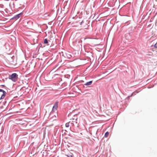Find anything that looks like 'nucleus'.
Instances as JSON below:
<instances>
[{"mask_svg": "<svg viewBox=\"0 0 157 157\" xmlns=\"http://www.w3.org/2000/svg\"><path fill=\"white\" fill-rule=\"evenodd\" d=\"M23 14V13L22 12H21L19 14H18L15 16H14L12 18L10 19L13 20L14 19L15 20H17L18 18H19L21 17L22 15Z\"/></svg>", "mask_w": 157, "mask_h": 157, "instance_id": "nucleus-2", "label": "nucleus"}, {"mask_svg": "<svg viewBox=\"0 0 157 157\" xmlns=\"http://www.w3.org/2000/svg\"><path fill=\"white\" fill-rule=\"evenodd\" d=\"M69 123H67L65 124V126L66 127H69Z\"/></svg>", "mask_w": 157, "mask_h": 157, "instance_id": "nucleus-9", "label": "nucleus"}, {"mask_svg": "<svg viewBox=\"0 0 157 157\" xmlns=\"http://www.w3.org/2000/svg\"><path fill=\"white\" fill-rule=\"evenodd\" d=\"M154 47L157 49V44H155Z\"/></svg>", "mask_w": 157, "mask_h": 157, "instance_id": "nucleus-12", "label": "nucleus"}, {"mask_svg": "<svg viewBox=\"0 0 157 157\" xmlns=\"http://www.w3.org/2000/svg\"><path fill=\"white\" fill-rule=\"evenodd\" d=\"M4 102H6V101H5Z\"/></svg>", "mask_w": 157, "mask_h": 157, "instance_id": "nucleus-15", "label": "nucleus"}, {"mask_svg": "<svg viewBox=\"0 0 157 157\" xmlns=\"http://www.w3.org/2000/svg\"><path fill=\"white\" fill-rule=\"evenodd\" d=\"M134 93H133L130 96H128L127 97V99H129L130 97H131L134 94Z\"/></svg>", "mask_w": 157, "mask_h": 157, "instance_id": "nucleus-11", "label": "nucleus"}, {"mask_svg": "<svg viewBox=\"0 0 157 157\" xmlns=\"http://www.w3.org/2000/svg\"><path fill=\"white\" fill-rule=\"evenodd\" d=\"M18 75L15 73H14L11 74V75H10L9 77V78L11 80L13 81L14 82H16L18 78Z\"/></svg>", "mask_w": 157, "mask_h": 157, "instance_id": "nucleus-1", "label": "nucleus"}, {"mask_svg": "<svg viewBox=\"0 0 157 157\" xmlns=\"http://www.w3.org/2000/svg\"><path fill=\"white\" fill-rule=\"evenodd\" d=\"M92 82L93 81H92L87 82L84 84V85L87 86L90 85L92 84Z\"/></svg>", "mask_w": 157, "mask_h": 157, "instance_id": "nucleus-5", "label": "nucleus"}, {"mask_svg": "<svg viewBox=\"0 0 157 157\" xmlns=\"http://www.w3.org/2000/svg\"><path fill=\"white\" fill-rule=\"evenodd\" d=\"M0 92H2L3 93L0 99H3L6 96V93L5 91L1 89H0Z\"/></svg>", "mask_w": 157, "mask_h": 157, "instance_id": "nucleus-4", "label": "nucleus"}, {"mask_svg": "<svg viewBox=\"0 0 157 157\" xmlns=\"http://www.w3.org/2000/svg\"><path fill=\"white\" fill-rule=\"evenodd\" d=\"M2 86H4V85H2Z\"/></svg>", "mask_w": 157, "mask_h": 157, "instance_id": "nucleus-14", "label": "nucleus"}, {"mask_svg": "<svg viewBox=\"0 0 157 157\" xmlns=\"http://www.w3.org/2000/svg\"><path fill=\"white\" fill-rule=\"evenodd\" d=\"M44 42L45 44H47L48 43V42L47 39H44Z\"/></svg>", "mask_w": 157, "mask_h": 157, "instance_id": "nucleus-8", "label": "nucleus"}, {"mask_svg": "<svg viewBox=\"0 0 157 157\" xmlns=\"http://www.w3.org/2000/svg\"><path fill=\"white\" fill-rule=\"evenodd\" d=\"M66 155L67 157H74V155L72 154H69Z\"/></svg>", "mask_w": 157, "mask_h": 157, "instance_id": "nucleus-6", "label": "nucleus"}, {"mask_svg": "<svg viewBox=\"0 0 157 157\" xmlns=\"http://www.w3.org/2000/svg\"><path fill=\"white\" fill-rule=\"evenodd\" d=\"M35 152H34V150H33V149H32L31 152L30 153L31 154H35Z\"/></svg>", "mask_w": 157, "mask_h": 157, "instance_id": "nucleus-10", "label": "nucleus"}, {"mask_svg": "<svg viewBox=\"0 0 157 157\" xmlns=\"http://www.w3.org/2000/svg\"><path fill=\"white\" fill-rule=\"evenodd\" d=\"M84 22L83 21H82L80 23V25H82V24Z\"/></svg>", "mask_w": 157, "mask_h": 157, "instance_id": "nucleus-13", "label": "nucleus"}, {"mask_svg": "<svg viewBox=\"0 0 157 157\" xmlns=\"http://www.w3.org/2000/svg\"><path fill=\"white\" fill-rule=\"evenodd\" d=\"M109 134V132H106L105 134V137H107L108 136Z\"/></svg>", "mask_w": 157, "mask_h": 157, "instance_id": "nucleus-7", "label": "nucleus"}, {"mask_svg": "<svg viewBox=\"0 0 157 157\" xmlns=\"http://www.w3.org/2000/svg\"><path fill=\"white\" fill-rule=\"evenodd\" d=\"M58 101L54 103V105L53 106L52 110L51 112V113L54 112H55V111L57 110L58 107Z\"/></svg>", "mask_w": 157, "mask_h": 157, "instance_id": "nucleus-3", "label": "nucleus"}]
</instances>
